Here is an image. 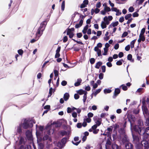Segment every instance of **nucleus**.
<instances>
[{"mask_svg":"<svg viewBox=\"0 0 149 149\" xmlns=\"http://www.w3.org/2000/svg\"><path fill=\"white\" fill-rule=\"evenodd\" d=\"M20 124L24 129H27L31 127L33 125V124L30 120L26 119H25L23 123Z\"/></svg>","mask_w":149,"mask_h":149,"instance_id":"1","label":"nucleus"},{"mask_svg":"<svg viewBox=\"0 0 149 149\" xmlns=\"http://www.w3.org/2000/svg\"><path fill=\"white\" fill-rule=\"evenodd\" d=\"M132 142L133 143L138 145L140 144V138L139 136L135 134L132 133Z\"/></svg>","mask_w":149,"mask_h":149,"instance_id":"2","label":"nucleus"},{"mask_svg":"<svg viewBox=\"0 0 149 149\" xmlns=\"http://www.w3.org/2000/svg\"><path fill=\"white\" fill-rule=\"evenodd\" d=\"M67 30V35L69 36V37L70 38H72L74 35V33L72 32V31H74V28H72L71 29L68 28Z\"/></svg>","mask_w":149,"mask_h":149,"instance_id":"3","label":"nucleus"},{"mask_svg":"<svg viewBox=\"0 0 149 149\" xmlns=\"http://www.w3.org/2000/svg\"><path fill=\"white\" fill-rule=\"evenodd\" d=\"M133 128L135 132H137L140 135H142V133L141 132L142 131L141 127H139L138 125H134L133 127Z\"/></svg>","mask_w":149,"mask_h":149,"instance_id":"4","label":"nucleus"},{"mask_svg":"<svg viewBox=\"0 0 149 149\" xmlns=\"http://www.w3.org/2000/svg\"><path fill=\"white\" fill-rule=\"evenodd\" d=\"M26 135L28 140L31 141L33 140L31 132L30 130H28L26 132Z\"/></svg>","mask_w":149,"mask_h":149,"instance_id":"5","label":"nucleus"},{"mask_svg":"<svg viewBox=\"0 0 149 149\" xmlns=\"http://www.w3.org/2000/svg\"><path fill=\"white\" fill-rule=\"evenodd\" d=\"M125 146L126 149H133V145L131 143L128 142L125 144Z\"/></svg>","mask_w":149,"mask_h":149,"instance_id":"6","label":"nucleus"},{"mask_svg":"<svg viewBox=\"0 0 149 149\" xmlns=\"http://www.w3.org/2000/svg\"><path fill=\"white\" fill-rule=\"evenodd\" d=\"M22 126L20 124L17 127V133L21 135L22 133Z\"/></svg>","mask_w":149,"mask_h":149,"instance_id":"7","label":"nucleus"},{"mask_svg":"<svg viewBox=\"0 0 149 149\" xmlns=\"http://www.w3.org/2000/svg\"><path fill=\"white\" fill-rule=\"evenodd\" d=\"M120 91L119 88L115 89L114 92L113 97L115 98L120 93Z\"/></svg>","mask_w":149,"mask_h":149,"instance_id":"8","label":"nucleus"},{"mask_svg":"<svg viewBox=\"0 0 149 149\" xmlns=\"http://www.w3.org/2000/svg\"><path fill=\"white\" fill-rule=\"evenodd\" d=\"M26 140L25 139L24 137L21 136L20 138V139L19 141V144L21 145L22 144L25 145L26 142Z\"/></svg>","mask_w":149,"mask_h":149,"instance_id":"9","label":"nucleus"},{"mask_svg":"<svg viewBox=\"0 0 149 149\" xmlns=\"http://www.w3.org/2000/svg\"><path fill=\"white\" fill-rule=\"evenodd\" d=\"M61 46H59L57 48V49L56 50V53L55 56V58H58L60 56L59 52L61 50Z\"/></svg>","mask_w":149,"mask_h":149,"instance_id":"10","label":"nucleus"},{"mask_svg":"<svg viewBox=\"0 0 149 149\" xmlns=\"http://www.w3.org/2000/svg\"><path fill=\"white\" fill-rule=\"evenodd\" d=\"M111 147L113 149H124L122 148L120 146H118L116 143L113 144Z\"/></svg>","mask_w":149,"mask_h":149,"instance_id":"11","label":"nucleus"},{"mask_svg":"<svg viewBox=\"0 0 149 149\" xmlns=\"http://www.w3.org/2000/svg\"><path fill=\"white\" fill-rule=\"evenodd\" d=\"M47 24V22L46 21L43 22L40 24V25L39 28H41L42 30H44L45 29V26Z\"/></svg>","mask_w":149,"mask_h":149,"instance_id":"12","label":"nucleus"},{"mask_svg":"<svg viewBox=\"0 0 149 149\" xmlns=\"http://www.w3.org/2000/svg\"><path fill=\"white\" fill-rule=\"evenodd\" d=\"M41 28H39L38 30L37 33H36V36L37 37H38V36H40H40L42 35V32L44 30H42L41 29H40Z\"/></svg>","mask_w":149,"mask_h":149,"instance_id":"13","label":"nucleus"},{"mask_svg":"<svg viewBox=\"0 0 149 149\" xmlns=\"http://www.w3.org/2000/svg\"><path fill=\"white\" fill-rule=\"evenodd\" d=\"M141 144L144 147V148H146L149 145L148 141L146 140H143L141 141Z\"/></svg>","mask_w":149,"mask_h":149,"instance_id":"14","label":"nucleus"},{"mask_svg":"<svg viewBox=\"0 0 149 149\" xmlns=\"http://www.w3.org/2000/svg\"><path fill=\"white\" fill-rule=\"evenodd\" d=\"M83 22V19H81L79 21V23L75 25V28L76 29H78L82 25Z\"/></svg>","mask_w":149,"mask_h":149,"instance_id":"15","label":"nucleus"},{"mask_svg":"<svg viewBox=\"0 0 149 149\" xmlns=\"http://www.w3.org/2000/svg\"><path fill=\"white\" fill-rule=\"evenodd\" d=\"M113 130V127L111 126V127H108L107 130H107L108 131L107 132V134L108 136H110L111 135V133H112Z\"/></svg>","mask_w":149,"mask_h":149,"instance_id":"16","label":"nucleus"},{"mask_svg":"<svg viewBox=\"0 0 149 149\" xmlns=\"http://www.w3.org/2000/svg\"><path fill=\"white\" fill-rule=\"evenodd\" d=\"M82 80L81 79H77V81L75 82L74 85L75 86H79L81 84V82Z\"/></svg>","mask_w":149,"mask_h":149,"instance_id":"17","label":"nucleus"},{"mask_svg":"<svg viewBox=\"0 0 149 149\" xmlns=\"http://www.w3.org/2000/svg\"><path fill=\"white\" fill-rule=\"evenodd\" d=\"M70 95L68 93H65L64 95L63 98L65 101H67L69 98Z\"/></svg>","mask_w":149,"mask_h":149,"instance_id":"18","label":"nucleus"},{"mask_svg":"<svg viewBox=\"0 0 149 149\" xmlns=\"http://www.w3.org/2000/svg\"><path fill=\"white\" fill-rule=\"evenodd\" d=\"M102 64V62L99 61L96 63L95 68L97 69H99L100 66Z\"/></svg>","mask_w":149,"mask_h":149,"instance_id":"19","label":"nucleus"},{"mask_svg":"<svg viewBox=\"0 0 149 149\" xmlns=\"http://www.w3.org/2000/svg\"><path fill=\"white\" fill-rule=\"evenodd\" d=\"M145 125L146 126H149V117H145Z\"/></svg>","mask_w":149,"mask_h":149,"instance_id":"20","label":"nucleus"},{"mask_svg":"<svg viewBox=\"0 0 149 149\" xmlns=\"http://www.w3.org/2000/svg\"><path fill=\"white\" fill-rule=\"evenodd\" d=\"M60 134L62 136H63L65 135H66L67 134V132L66 131L64 130L61 131L59 132Z\"/></svg>","mask_w":149,"mask_h":149,"instance_id":"21","label":"nucleus"},{"mask_svg":"<svg viewBox=\"0 0 149 149\" xmlns=\"http://www.w3.org/2000/svg\"><path fill=\"white\" fill-rule=\"evenodd\" d=\"M85 92L86 91H84L82 89H80L77 91V93L79 95H81L83 94H84V93H85Z\"/></svg>","mask_w":149,"mask_h":149,"instance_id":"22","label":"nucleus"},{"mask_svg":"<svg viewBox=\"0 0 149 149\" xmlns=\"http://www.w3.org/2000/svg\"><path fill=\"white\" fill-rule=\"evenodd\" d=\"M39 38H40V36H38V37H37L36 36V37L35 38L33 39H32L31 40L30 42L32 43H34L35 42L37 41L38 40V39H39Z\"/></svg>","mask_w":149,"mask_h":149,"instance_id":"23","label":"nucleus"},{"mask_svg":"<svg viewBox=\"0 0 149 149\" xmlns=\"http://www.w3.org/2000/svg\"><path fill=\"white\" fill-rule=\"evenodd\" d=\"M119 133L120 134H123L125 133V131L123 128H121L118 130Z\"/></svg>","mask_w":149,"mask_h":149,"instance_id":"24","label":"nucleus"},{"mask_svg":"<svg viewBox=\"0 0 149 149\" xmlns=\"http://www.w3.org/2000/svg\"><path fill=\"white\" fill-rule=\"evenodd\" d=\"M101 28L102 29L105 28L107 27V25H106L105 22L103 21H102L101 23Z\"/></svg>","mask_w":149,"mask_h":149,"instance_id":"25","label":"nucleus"},{"mask_svg":"<svg viewBox=\"0 0 149 149\" xmlns=\"http://www.w3.org/2000/svg\"><path fill=\"white\" fill-rule=\"evenodd\" d=\"M87 92H85V93H84V95L83 96V101L84 103H85L86 102V100L87 99Z\"/></svg>","mask_w":149,"mask_h":149,"instance_id":"26","label":"nucleus"},{"mask_svg":"<svg viewBox=\"0 0 149 149\" xmlns=\"http://www.w3.org/2000/svg\"><path fill=\"white\" fill-rule=\"evenodd\" d=\"M139 38L143 42L145 40V38L143 35H141V34H140L139 36Z\"/></svg>","mask_w":149,"mask_h":149,"instance_id":"27","label":"nucleus"},{"mask_svg":"<svg viewBox=\"0 0 149 149\" xmlns=\"http://www.w3.org/2000/svg\"><path fill=\"white\" fill-rule=\"evenodd\" d=\"M67 138L66 137H64L61 140V142L63 144H65L67 142Z\"/></svg>","mask_w":149,"mask_h":149,"instance_id":"28","label":"nucleus"},{"mask_svg":"<svg viewBox=\"0 0 149 149\" xmlns=\"http://www.w3.org/2000/svg\"><path fill=\"white\" fill-rule=\"evenodd\" d=\"M128 120L130 123L131 126H132L134 122V121L132 117L131 116V118H128Z\"/></svg>","mask_w":149,"mask_h":149,"instance_id":"29","label":"nucleus"},{"mask_svg":"<svg viewBox=\"0 0 149 149\" xmlns=\"http://www.w3.org/2000/svg\"><path fill=\"white\" fill-rule=\"evenodd\" d=\"M122 61L123 62L124 61L123 59H121L120 60L116 62V64L117 65H120L122 64Z\"/></svg>","mask_w":149,"mask_h":149,"instance_id":"30","label":"nucleus"},{"mask_svg":"<svg viewBox=\"0 0 149 149\" xmlns=\"http://www.w3.org/2000/svg\"><path fill=\"white\" fill-rule=\"evenodd\" d=\"M136 40V39H134L131 42L130 46L131 48H133L134 47V45Z\"/></svg>","mask_w":149,"mask_h":149,"instance_id":"31","label":"nucleus"},{"mask_svg":"<svg viewBox=\"0 0 149 149\" xmlns=\"http://www.w3.org/2000/svg\"><path fill=\"white\" fill-rule=\"evenodd\" d=\"M65 7V1H63L61 5V9L62 11H64Z\"/></svg>","mask_w":149,"mask_h":149,"instance_id":"32","label":"nucleus"},{"mask_svg":"<svg viewBox=\"0 0 149 149\" xmlns=\"http://www.w3.org/2000/svg\"><path fill=\"white\" fill-rule=\"evenodd\" d=\"M101 120V118H98V120L95 122V123H96L95 125H97V126H100L101 124V121L100 120Z\"/></svg>","mask_w":149,"mask_h":149,"instance_id":"33","label":"nucleus"},{"mask_svg":"<svg viewBox=\"0 0 149 149\" xmlns=\"http://www.w3.org/2000/svg\"><path fill=\"white\" fill-rule=\"evenodd\" d=\"M148 126V127L145 129L143 133H142V135L144 134L145 133L146 134L149 131V126Z\"/></svg>","mask_w":149,"mask_h":149,"instance_id":"34","label":"nucleus"},{"mask_svg":"<svg viewBox=\"0 0 149 149\" xmlns=\"http://www.w3.org/2000/svg\"><path fill=\"white\" fill-rule=\"evenodd\" d=\"M53 91V88L52 87L50 88L49 90V94L48 96V97H49L51 96L52 94V92Z\"/></svg>","mask_w":149,"mask_h":149,"instance_id":"35","label":"nucleus"},{"mask_svg":"<svg viewBox=\"0 0 149 149\" xmlns=\"http://www.w3.org/2000/svg\"><path fill=\"white\" fill-rule=\"evenodd\" d=\"M121 86L122 87V89L123 91H126L127 90L128 88L127 86L124 84L121 85Z\"/></svg>","mask_w":149,"mask_h":149,"instance_id":"36","label":"nucleus"},{"mask_svg":"<svg viewBox=\"0 0 149 149\" xmlns=\"http://www.w3.org/2000/svg\"><path fill=\"white\" fill-rule=\"evenodd\" d=\"M132 14L130 13L128 14L127 15H125V18L126 20H128L129 18H130L132 16Z\"/></svg>","mask_w":149,"mask_h":149,"instance_id":"37","label":"nucleus"},{"mask_svg":"<svg viewBox=\"0 0 149 149\" xmlns=\"http://www.w3.org/2000/svg\"><path fill=\"white\" fill-rule=\"evenodd\" d=\"M111 90L109 89H105L104 90V93H110L111 92Z\"/></svg>","mask_w":149,"mask_h":149,"instance_id":"38","label":"nucleus"},{"mask_svg":"<svg viewBox=\"0 0 149 149\" xmlns=\"http://www.w3.org/2000/svg\"><path fill=\"white\" fill-rule=\"evenodd\" d=\"M145 0H136V2L138 3L139 5L141 4L144 2Z\"/></svg>","mask_w":149,"mask_h":149,"instance_id":"39","label":"nucleus"},{"mask_svg":"<svg viewBox=\"0 0 149 149\" xmlns=\"http://www.w3.org/2000/svg\"><path fill=\"white\" fill-rule=\"evenodd\" d=\"M95 62V59L94 58H91L90 59V62L91 64H93Z\"/></svg>","mask_w":149,"mask_h":149,"instance_id":"40","label":"nucleus"},{"mask_svg":"<svg viewBox=\"0 0 149 149\" xmlns=\"http://www.w3.org/2000/svg\"><path fill=\"white\" fill-rule=\"evenodd\" d=\"M104 52L102 54L103 55H106L107 54V53L108 52V49L106 48H104Z\"/></svg>","mask_w":149,"mask_h":149,"instance_id":"41","label":"nucleus"},{"mask_svg":"<svg viewBox=\"0 0 149 149\" xmlns=\"http://www.w3.org/2000/svg\"><path fill=\"white\" fill-rule=\"evenodd\" d=\"M101 91V89H98L96 91L93 93L94 95L95 96H96V95L99 93Z\"/></svg>","mask_w":149,"mask_h":149,"instance_id":"42","label":"nucleus"},{"mask_svg":"<svg viewBox=\"0 0 149 149\" xmlns=\"http://www.w3.org/2000/svg\"><path fill=\"white\" fill-rule=\"evenodd\" d=\"M112 26L113 27H115L117 26L118 24V21L115 22H113L112 23Z\"/></svg>","mask_w":149,"mask_h":149,"instance_id":"43","label":"nucleus"},{"mask_svg":"<svg viewBox=\"0 0 149 149\" xmlns=\"http://www.w3.org/2000/svg\"><path fill=\"white\" fill-rule=\"evenodd\" d=\"M18 53L19 55L22 56L24 52L22 49H20L18 50Z\"/></svg>","mask_w":149,"mask_h":149,"instance_id":"44","label":"nucleus"},{"mask_svg":"<svg viewBox=\"0 0 149 149\" xmlns=\"http://www.w3.org/2000/svg\"><path fill=\"white\" fill-rule=\"evenodd\" d=\"M104 10L107 12H109L111 10L110 8L108 6L106 8H104Z\"/></svg>","mask_w":149,"mask_h":149,"instance_id":"45","label":"nucleus"},{"mask_svg":"<svg viewBox=\"0 0 149 149\" xmlns=\"http://www.w3.org/2000/svg\"><path fill=\"white\" fill-rule=\"evenodd\" d=\"M128 34V33L126 31H125V32H124L123 33V34H122V36H121V37L122 38L125 37L126 36H127Z\"/></svg>","mask_w":149,"mask_h":149,"instance_id":"46","label":"nucleus"},{"mask_svg":"<svg viewBox=\"0 0 149 149\" xmlns=\"http://www.w3.org/2000/svg\"><path fill=\"white\" fill-rule=\"evenodd\" d=\"M49 136L48 135L46 134L43 136V141H45L47 140L48 138H49Z\"/></svg>","mask_w":149,"mask_h":149,"instance_id":"47","label":"nucleus"},{"mask_svg":"<svg viewBox=\"0 0 149 149\" xmlns=\"http://www.w3.org/2000/svg\"><path fill=\"white\" fill-rule=\"evenodd\" d=\"M132 58V55L131 54H129L127 56V60L131 61Z\"/></svg>","mask_w":149,"mask_h":149,"instance_id":"48","label":"nucleus"},{"mask_svg":"<svg viewBox=\"0 0 149 149\" xmlns=\"http://www.w3.org/2000/svg\"><path fill=\"white\" fill-rule=\"evenodd\" d=\"M54 76L55 77H57L58 75V72L56 70H54Z\"/></svg>","mask_w":149,"mask_h":149,"instance_id":"49","label":"nucleus"},{"mask_svg":"<svg viewBox=\"0 0 149 149\" xmlns=\"http://www.w3.org/2000/svg\"><path fill=\"white\" fill-rule=\"evenodd\" d=\"M104 74L102 73H100L99 75V78L100 79H102L103 78Z\"/></svg>","mask_w":149,"mask_h":149,"instance_id":"50","label":"nucleus"},{"mask_svg":"<svg viewBox=\"0 0 149 149\" xmlns=\"http://www.w3.org/2000/svg\"><path fill=\"white\" fill-rule=\"evenodd\" d=\"M67 83V82L65 80H63L61 82V84L62 86H64L66 85Z\"/></svg>","mask_w":149,"mask_h":149,"instance_id":"51","label":"nucleus"},{"mask_svg":"<svg viewBox=\"0 0 149 149\" xmlns=\"http://www.w3.org/2000/svg\"><path fill=\"white\" fill-rule=\"evenodd\" d=\"M77 36L78 38H80L82 36V34L81 33H77Z\"/></svg>","mask_w":149,"mask_h":149,"instance_id":"52","label":"nucleus"},{"mask_svg":"<svg viewBox=\"0 0 149 149\" xmlns=\"http://www.w3.org/2000/svg\"><path fill=\"white\" fill-rule=\"evenodd\" d=\"M68 40V37L66 36H65L63 38V42H66Z\"/></svg>","mask_w":149,"mask_h":149,"instance_id":"53","label":"nucleus"},{"mask_svg":"<svg viewBox=\"0 0 149 149\" xmlns=\"http://www.w3.org/2000/svg\"><path fill=\"white\" fill-rule=\"evenodd\" d=\"M145 31V29L143 28L141 30V33L140 34L141 35H143Z\"/></svg>","mask_w":149,"mask_h":149,"instance_id":"54","label":"nucleus"},{"mask_svg":"<svg viewBox=\"0 0 149 149\" xmlns=\"http://www.w3.org/2000/svg\"><path fill=\"white\" fill-rule=\"evenodd\" d=\"M118 56L120 58H122V57L123 56L124 54L123 52H120L118 54Z\"/></svg>","mask_w":149,"mask_h":149,"instance_id":"55","label":"nucleus"},{"mask_svg":"<svg viewBox=\"0 0 149 149\" xmlns=\"http://www.w3.org/2000/svg\"><path fill=\"white\" fill-rule=\"evenodd\" d=\"M74 97L75 99L77 100L79 98V96L78 95V94L76 93L74 94Z\"/></svg>","mask_w":149,"mask_h":149,"instance_id":"56","label":"nucleus"},{"mask_svg":"<svg viewBox=\"0 0 149 149\" xmlns=\"http://www.w3.org/2000/svg\"><path fill=\"white\" fill-rule=\"evenodd\" d=\"M127 135H125L124 138H123L122 140L123 141L126 142L127 141Z\"/></svg>","mask_w":149,"mask_h":149,"instance_id":"57","label":"nucleus"},{"mask_svg":"<svg viewBox=\"0 0 149 149\" xmlns=\"http://www.w3.org/2000/svg\"><path fill=\"white\" fill-rule=\"evenodd\" d=\"M130 49V45H128L126 46L125 47V49L126 51H129Z\"/></svg>","mask_w":149,"mask_h":149,"instance_id":"58","label":"nucleus"},{"mask_svg":"<svg viewBox=\"0 0 149 149\" xmlns=\"http://www.w3.org/2000/svg\"><path fill=\"white\" fill-rule=\"evenodd\" d=\"M93 116V114L91 112H89L88 114V118H91Z\"/></svg>","mask_w":149,"mask_h":149,"instance_id":"59","label":"nucleus"},{"mask_svg":"<svg viewBox=\"0 0 149 149\" xmlns=\"http://www.w3.org/2000/svg\"><path fill=\"white\" fill-rule=\"evenodd\" d=\"M102 72H105L106 71V66L105 65L102 66L101 67Z\"/></svg>","mask_w":149,"mask_h":149,"instance_id":"60","label":"nucleus"},{"mask_svg":"<svg viewBox=\"0 0 149 149\" xmlns=\"http://www.w3.org/2000/svg\"><path fill=\"white\" fill-rule=\"evenodd\" d=\"M84 120L86 121L87 123H90L91 122V120L90 118H87L86 119H84Z\"/></svg>","mask_w":149,"mask_h":149,"instance_id":"61","label":"nucleus"},{"mask_svg":"<svg viewBox=\"0 0 149 149\" xmlns=\"http://www.w3.org/2000/svg\"><path fill=\"white\" fill-rule=\"evenodd\" d=\"M139 14L136 12L134 13L133 14V17H137L139 16Z\"/></svg>","mask_w":149,"mask_h":149,"instance_id":"62","label":"nucleus"},{"mask_svg":"<svg viewBox=\"0 0 149 149\" xmlns=\"http://www.w3.org/2000/svg\"><path fill=\"white\" fill-rule=\"evenodd\" d=\"M100 10L98 8H96L94 10V12L96 14H97L99 12Z\"/></svg>","mask_w":149,"mask_h":149,"instance_id":"63","label":"nucleus"},{"mask_svg":"<svg viewBox=\"0 0 149 149\" xmlns=\"http://www.w3.org/2000/svg\"><path fill=\"white\" fill-rule=\"evenodd\" d=\"M134 10V9L133 7L131 6L129 8V11L130 12H133Z\"/></svg>","mask_w":149,"mask_h":149,"instance_id":"64","label":"nucleus"}]
</instances>
